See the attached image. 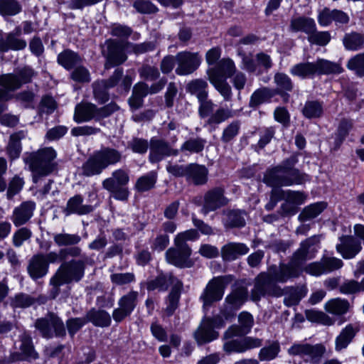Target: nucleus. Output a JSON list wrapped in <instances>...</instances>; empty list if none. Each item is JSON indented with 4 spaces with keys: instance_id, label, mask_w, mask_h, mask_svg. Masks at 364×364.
<instances>
[{
    "instance_id": "25",
    "label": "nucleus",
    "mask_w": 364,
    "mask_h": 364,
    "mask_svg": "<svg viewBox=\"0 0 364 364\" xmlns=\"http://www.w3.org/2000/svg\"><path fill=\"white\" fill-rule=\"evenodd\" d=\"M36 203L32 200L22 202L15 207L11 215V220L16 227H21L32 218L36 210Z\"/></svg>"
},
{
    "instance_id": "5",
    "label": "nucleus",
    "mask_w": 364,
    "mask_h": 364,
    "mask_svg": "<svg viewBox=\"0 0 364 364\" xmlns=\"http://www.w3.org/2000/svg\"><path fill=\"white\" fill-rule=\"evenodd\" d=\"M55 151L50 147L39 149L31 153L26 159L33 175V181L36 183L41 177L50 174L55 168Z\"/></svg>"
},
{
    "instance_id": "2",
    "label": "nucleus",
    "mask_w": 364,
    "mask_h": 364,
    "mask_svg": "<svg viewBox=\"0 0 364 364\" xmlns=\"http://www.w3.org/2000/svg\"><path fill=\"white\" fill-rule=\"evenodd\" d=\"M208 83L201 79H196L191 81L187 85V90L191 95L197 97L198 106V115L200 119H207L204 127L210 130H215L218 126L235 117L237 112L228 107H220L215 112V105L208 98Z\"/></svg>"
},
{
    "instance_id": "27",
    "label": "nucleus",
    "mask_w": 364,
    "mask_h": 364,
    "mask_svg": "<svg viewBox=\"0 0 364 364\" xmlns=\"http://www.w3.org/2000/svg\"><path fill=\"white\" fill-rule=\"evenodd\" d=\"M340 243L336 249L344 259H352L361 250L360 242L353 236L343 235L339 237Z\"/></svg>"
},
{
    "instance_id": "20",
    "label": "nucleus",
    "mask_w": 364,
    "mask_h": 364,
    "mask_svg": "<svg viewBox=\"0 0 364 364\" xmlns=\"http://www.w3.org/2000/svg\"><path fill=\"white\" fill-rule=\"evenodd\" d=\"M176 60L178 65L176 73L179 75H186L193 73L200 63L198 53L188 51L178 53Z\"/></svg>"
},
{
    "instance_id": "43",
    "label": "nucleus",
    "mask_w": 364,
    "mask_h": 364,
    "mask_svg": "<svg viewBox=\"0 0 364 364\" xmlns=\"http://www.w3.org/2000/svg\"><path fill=\"white\" fill-rule=\"evenodd\" d=\"M183 287L181 282L177 283L171 289L170 294L167 298V306L165 311L167 316H171L176 309L178 308V301L180 299L181 290Z\"/></svg>"
},
{
    "instance_id": "1",
    "label": "nucleus",
    "mask_w": 364,
    "mask_h": 364,
    "mask_svg": "<svg viewBox=\"0 0 364 364\" xmlns=\"http://www.w3.org/2000/svg\"><path fill=\"white\" fill-rule=\"evenodd\" d=\"M299 275V271L291 267L289 263H281L279 266L273 264L269 267L267 272H262L257 277L251 291L252 300L259 301L264 296H282L284 290L277 283H285Z\"/></svg>"
},
{
    "instance_id": "54",
    "label": "nucleus",
    "mask_w": 364,
    "mask_h": 364,
    "mask_svg": "<svg viewBox=\"0 0 364 364\" xmlns=\"http://www.w3.org/2000/svg\"><path fill=\"white\" fill-rule=\"evenodd\" d=\"M302 113L309 119L319 117L323 113V106L318 101H307L302 109Z\"/></svg>"
},
{
    "instance_id": "47",
    "label": "nucleus",
    "mask_w": 364,
    "mask_h": 364,
    "mask_svg": "<svg viewBox=\"0 0 364 364\" xmlns=\"http://www.w3.org/2000/svg\"><path fill=\"white\" fill-rule=\"evenodd\" d=\"M156 178V173L154 171H151L137 179L135 188L139 192L147 191L154 186Z\"/></svg>"
},
{
    "instance_id": "26",
    "label": "nucleus",
    "mask_w": 364,
    "mask_h": 364,
    "mask_svg": "<svg viewBox=\"0 0 364 364\" xmlns=\"http://www.w3.org/2000/svg\"><path fill=\"white\" fill-rule=\"evenodd\" d=\"M239 326L233 325L229 327L223 334V338L228 339L248 333L253 324L254 318L252 314L242 311L238 316Z\"/></svg>"
},
{
    "instance_id": "58",
    "label": "nucleus",
    "mask_w": 364,
    "mask_h": 364,
    "mask_svg": "<svg viewBox=\"0 0 364 364\" xmlns=\"http://www.w3.org/2000/svg\"><path fill=\"white\" fill-rule=\"evenodd\" d=\"M307 39L311 44L324 46L329 43L331 35L328 31H318L316 28L309 33Z\"/></svg>"
},
{
    "instance_id": "36",
    "label": "nucleus",
    "mask_w": 364,
    "mask_h": 364,
    "mask_svg": "<svg viewBox=\"0 0 364 364\" xmlns=\"http://www.w3.org/2000/svg\"><path fill=\"white\" fill-rule=\"evenodd\" d=\"M85 318L87 322L92 323L95 326L105 328L111 325L112 318L108 312L102 309H96L95 308L89 310Z\"/></svg>"
},
{
    "instance_id": "63",
    "label": "nucleus",
    "mask_w": 364,
    "mask_h": 364,
    "mask_svg": "<svg viewBox=\"0 0 364 364\" xmlns=\"http://www.w3.org/2000/svg\"><path fill=\"white\" fill-rule=\"evenodd\" d=\"M287 177L292 181V185H301L310 180L309 176L301 173L299 169L294 168V165H288Z\"/></svg>"
},
{
    "instance_id": "3",
    "label": "nucleus",
    "mask_w": 364,
    "mask_h": 364,
    "mask_svg": "<svg viewBox=\"0 0 364 364\" xmlns=\"http://www.w3.org/2000/svg\"><path fill=\"white\" fill-rule=\"evenodd\" d=\"M196 230L190 229L177 234L174 238V247L168 248L166 252V259L168 263L179 268H189L193 265L191 259V248L188 241H193L198 238Z\"/></svg>"
},
{
    "instance_id": "16",
    "label": "nucleus",
    "mask_w": 364,
    "mask_h": 364,
    "mask_svg": "<svg viewBox=\"0 0 364 364\" xmlns=\"http://www.w3.org/2000/svg\"><path fill=\"white\" fill-rule=\"evenodd\" d=\"M247 298V290L244 287L233 289L225 299L220 315L225 320L234 317L235 311L245 303Z\"/></svg>"
},
{
    "instance_id": "45",
    "label": "nucleus",
    "mask_w": 364,
    "mask_h": 364,
    "mask_svg": "<svg viewBox=\"0 0 364 364\" xmlns=\"http://www.w3.org/2000/svg\"><path fill=\"white\" fill-rule=\"evenodd\" d=\"M325 203H316L306 206L299 215V220L301 222L310 220L317 217L326 208Z\"/></svg>"
},
{
    "instance_id": "24",
    "label": "nucleus",
    "mask_w": 364,
    "mask_h": 364,
    "mask_svg": "<svg viewBox=\"0 0 364 364\" xmlns=\"http://www.w3.org/2000/svg\"><path fill=\"white\" fill-rule=\"evenodd\" d=\"M149 149V158L151 163L159 162L166 156H176L178 154V151L173 149L168 142L156 138L151 139Z\"/></svg>"
},
{
    "instance_id": "17",
    "label": "nucleus",
    "mask_w": 364,
    "mask_h": 364,
    "mask_svg": "<svg viewBox=\"0 0 364 364\" xmlns=\"http://www.w3.org/2000/svg\"><path fill=\"white\" fill-rule=\"evenodd\" d=\"M35 73L30 67H24L16 70L14 73L0 75V86L7 91H14L23 85L31 81Z\"/></svg>"
},
{
    "instance_id": "46",
    "label": "nucleus",
    "mask_w": 364,
    "mask_h": 364,
    "mask_svg": "<svg viewBox=\"0 0 364 364\" xmlns=\"http://www.w3.org/2000/svg\"><path fill=\"white\" fill-rule=\"evenodd\" d=\"M352 128V120L343 119L341 121L336 134L335 145L333 148L335 150H337L340 147Z\"/></svg>"
},
{
    "instance_id": "60",
    "label": "nucleus",
    "mask_w": 364,
    "mask_h": 364,
    "mask_svg": "<svg viewBox=\"0 0 364 364\" xmlns=\"http://www.w3.org/2000/svg\"><path fill=\"white\" fill-rule=\"evenodd\" d=\"M15 98L24 108H34L36 94L33 91L23 90L17 93Z\"/></svg>"
},
{
    "instance_id": "23",
    "label": "nucleus",
    "mask_w": 364,
    "mask_h": 364,
    "mask_svg": "<svg viewBox=\"0 0 364 364\" xmlns=\"http://www.w3.org/2000/svg\"><path fill=\"white\" fill-rule=\"evenodd\" d=\"M224 339L223 350L228 353H243L247 350L259 348L262 344V340L258 338L246 337L242 339Z\"/></svg>"
},
{
    "instance_id": "13",
    "label": "nucleus",
    "mask_w": 364,
    "mask_h": 364,
    "mask_svg": "<svg viewBox=\"0 0 364 364\" xmlns=\"http://www.w3.org/2000/svg\"><path fill=\"white\" fill-rule=\"evenodd\" d=\"M297 162L296 156H291L282 163L268 171L264 176L263 181L269 186H290L292 181L287 177L288 165H295Z\"/></svg>"
},
{
    "instance_id": "51",
    "label": "nucleus",
    "mask_w": 364,
    "mask_h": 364,
    "mask_svg": "<svg viewBox=\"0 0 364 364\" xmlns=\"http://www.w3.org/2000/svg\"><path fill=\"white\" fill-rule=\"evenodd\" d=\"M274 82L276 84L277 93H283L291 91L293 83L291 78L284 73H277L274 76Z\"/></svg>"
},
{
    "instance_id": "22",
    "label": "nucleus",
    "mask_w": 364,
    "mask_h": 364,
    "mask_svg": "<svg viewBox=\"0 0 364 364\" xmlns=\"http://www.w3.org/2000/svg\"><path fill=\"white\" fill-rule=\"evenodd\" d=\"M224 189L217 187L208 191L203 198V204L201 212L204 215L215 211L227 205L228 200L224 196Z\"/></svg>"
},
{
    "instance_id": "52",
    "label": "nucleus",
    "mask_w": 364,
    "mask_h": 364,
    "mask_svg": "<svg viewBox=\"0 0 364 364\" xmlns=\"http://www.w3.org/2000/svg\"><path fill=\"white\" fill-rule=\"evenodd\" d=\"M209 80L225 101L229 102L231 100L232 97V89L225 79H209Z\"/></svg>"
},
{
    "instance_id": "53",
    "label": "nucleus",
    "mask_w": 364,
    "mask_h": 364,
    "mask_svg": "<svg viewBox=\"0 0 364 364\" xmlns=\"http://www.w3.org/2000/svg\"><path fill=\"white\" fill-rule=\"evenodd\" d=\"M205 144V140L201 138H191L181 146V151H188L190 154H198L202 151Z\"/></svg>"
},
{
    "instance_id": "44",
    "label": "nucleus",
    "mask_w": 364,
    "mask_h": 364,
    "mask_svg": "<svg viewBox=\"0 0 364 364\" xmlns=\"http://www.w3.org/2000/svg\"><path fill=\"white\" fill-rule=\"evenodd\" d=\"M350 307L349 302L346 299L335 298L330 299L325 304V310L330 314L342 315L346 314Z\"/></svg>"
},
{
    "instance_id": "35",
    "label": "nucleus",
    "mask_w": 364,
    "mask_h": 364,
    "mask_svg": "<svg viewBox=\"0 0 364 364\" xmlns=\"http://www.w3.org/2000/svg\"><path fill=\"white\" fill-rule=\"evenodd\" d=\"M177 282H180L171 273L160 274L156 278L151 279L146 283L148 291L159 290L161 291H166L170 285L175 286Z\"/></svg>"
},
{
    "instance_id": "18",
    "label": "nucleus",
    "mask_w": 364,
    "mask_h": 364,
    "mask_svg": "<svg viewBox=\"0 0 364 364\" xmlns=\"http://www.w3.org/2000/svg\"><path fill=\"white\" fill-rule=\"evenodd\" d=\"M138 296V291H130L119 299L118 307L112 312V318L115 322L120 323L131 315L137 305Z\"/></svg>"
},
{
    "instance_id": "9",
    "label": "nucleus",
    "mask_w": 364,
    "mask_h": 364,
    "mask_svg": "<svg viewBox=\"0 0 364 364\" xmlns=\"http://www.w3.org/2000/svg\"><path fill=\"white\" fill-rule=\"evenodd\" d=\"M86 261L85 259H71L64 262L54 274V281L58 284L78 282L85 274Z\"/></svg>"
},
{
    "instance_id": "50",
    "label": "nucleus",
    "mask_w": 364,
    "mask_h": 364,
    "mask_svg": "<svg viewBox=\"0 0 364 364\" xmlns=\"http://www.w3.org/2000/svg\"><path fill=\"white\" fill-rule=\"evenodd\" d=\"M55 243L59 246L76 245L81 241V237L77 234L57 233L53 235Z\"/></svg>"
},
{
    "instance_id": "56",
    "label": "nucleus",
    "mask_w": 364,
    "mask_h": 364,
    "mask_svg": "<svg viewBox=\"0 0 364 364\" xmlns=\"http://www.w3.org/2000/svg\"><path fill=\"white\" fill-rule=\"evenodd\" d=\"M347 68L355 72L359 77L364 76V52L356 54L349 59L347 63Z\"/></svg>"
},
{
    "instance_id": "7",
    "label": "nucleus",
    "mask_w": 364,
    "mask_h": 364,
    "mask_svg": "<svg viewBox=\"0 0 364 364\" xmlns=\"http://www.w3.org/2000/svg\"><path fill=\"white\" fill-rule=\"evenodd\" d=\"M118 109L119 107L114 102L102 107H97L91 102H81L75 108L73 119L77 123L89 122L92 119L98 121L109 117Z\"/></svg>"
},
{
    "instance_id": "61",
    "label": "nucleus",
    "mask_w": 364,
    "mask_h": 364,
    "mask_svg": "<svg viewBox=\"0 0 364 364\" xmlns=\"http://www.w3.org/2000/svg\"><path fill=\"white\" fill-rule=\"evenodd\" d=\"M240 129V122L233 121L226 126L221 136V140L224 143H228L232 141L238 134Z\"/></svg>"
},
{
    "instance_id": "6",
    "label": "nucleus",
    "mask_w": 364,
    "mask_h": 364,
    "mask_svg": "<svg viewBox=\"0 0 364 364\" xmlns=\"http://www.w3.org/2000/svg\"><path fill=\"white\" fill-rule=\"evenodd\" d=\"M342 68L328 60L318 58L314 62H302L293 65L290 69L292 75L302 79L313 78L315 75L338 74Z\"/></svg>"
},
{
    "instance_id": "34",
    "label": "nucleus",
    "mask_w": 364,
    "mask_h": 364,
    "mask_svg": "<svg viewBox=\"0 0 364 364\" xmlns=\"http://www.w3.org/2000/svg\"><path fill=\"white\" fill-rule=\"evenodd\" d=\"M93 210L92 205L83 204V197L81 195H75L68 200L64 212L66 215L71 214L82 215L92 212Z\"/></svg>"
},
{
    "instance_id": "38",
    "label": "nucleus",
    "mask_w": 364,
    "mask_h": 364,
    "mask_svg": "<svg viewBox=\"0 0 364 364\" xmlns=\"http://www.w3.org/2000/svg\"><path fill=\"white\" fill-rule=\"evenodd\" d=\"M166 83L167 80L165 77L161 78L150 87L145 82H139L134 86L132 92L144 99L148 94H156L160 92Z\"/></svg>"
},
{
    "instance_id": "15",
    "label": "nucleus",
    "mask_w": 364,
    "mask_h": 364,
    "mask_svg": "<svg viewBox=\"0 0 364 364\" xmlns=\"http://www.w3.org/2000/svg\"><path fill=\"white\" fill-rule=\"evenodd\" d=\"M320 237L318 235L310 237L300 243L299 247L293 254L290 262L291 267L299 270L306 260L313 259L318 251Z\"/></svg>"
},
{
    "instance_id": "55",
    "label": "nucleus",
    "mask_w": 364,
    "mask_h": 364,
    "mask_svg": "<svg viewBox=\"0 0 364 364\" xmlns=\"http://www.w3.org/2000/svg\"><path fill=\"white\" fill-rule=\"evenodd\" d=\"M33 236L31 229L27 227H21L12 236V243L16 247H21L25 242L29 241Z\"/></svg>"
},
{
    "instance_id": "11",
    "label": "nucleus",
    "mask_w": 364,
    "mask_h": 364,
    "mask_svg": "<svg viewBox=\"0 0 364 364\" xmlns=\"http://www.w3.org/2000/svg\"><path fill=\"white\" fill-rule=\"evenodd\" d=\"M287 352L290 355L301 357L306 363L318 364L323 358L326 348L321 343L312 345L308 343H295Z\"/></svg>"
},
{
    "instance_id": "48",
    "label": "nucleus",
    "mask_w": 364,
    "mask_h": 364,
    "mask_svg": "<svg viewBox=\"0 0 364 364\" xmlns=\"http://www.w3.org/2000/svg\"><path fill=\"white\" fill-rule=\"evenodd\" d=\"M226 215L225 218V225L234 227H243L245 225L244 213L240 210H228L224 213Z\"/></svg>"
},
{
    "instance_id": "62",
    "label": "nucleus",
    "mask_w": 364,
    "mask_h": 364,
    "mask_svg": "<svg viewBox=\"0 0 364 364\" xmlns=\"http://www.w3.org/2000/svg\"><path fill=\"white\" fill-rule=\"evenodd\" d=\"M35 301L34 298L24 293H18L11 299V306L13 308H27Z\"/></svg>"
},
{
    "instance_id": "31",
    "label": "nucleus",
    "mask_w": 364,
    "mask_h": 364,
    "mask_svg": "<svg viewBox=\"0 0 364 364\" xmlns=\"http://www.w3.org/2000/svg\"><path fill=\"white\" fill-rule=\"evenodd\" d=\"M208 170L203 166L198 164H188L186 180L196 186L204 185L208 181Z\"/></svg>"
},
{
    "instance_id": "12",
    "label": "nucleus",
    "mask_w": 364,
    "mask_h": 364,
    "mask_svg": "<svg viewBox=\"0 0 364 364\" xmlns=\"http://www.w3.org/2000/svg\"><path fill=\"white\" fill-rule=\"evenodd\" d=\"M35 327L46 338L53 337L63 338L66 335L63 321L55 314L49 313L43 318L36 320Z\"/></svg>"
},
{
    "instance_id": "32",
    "label": "nucleus",
    "mask_w": 364,
    "mask_h": 364,
    "mask_svg": "<svg viewBox=\"0 0 364 364\" xmlns=\"http://www.w3.org/2000/svg\"><path fill=\"white\" fill-rule=\"evenodd\" d=\"M248 252L249 247L244 243L228 242L222 247L220 254L224 261H233Z\"/></svg>"
},
{
    "instance_id": "64",
    "label": "nucleus",
    "mask_w": 364,
    "mask_h": 364,
    "mask_svg": "<svg viewBox=\"0 0 364 364\" xmlns=\"http://www.w3.org/2000/svg\"><path fill=\"white\" fill-rule=\"evenodd\" d=\"M321 261L325 274L339 269L343 265V262L341 259L334 257H323Z\"/></svg>"
},
{
    "instance_id": "14",
    "label": "nucleus",
    "mask_w": 364,
    "mask_h": 364,
    "mask_svg": "<svg viewBox=\"0 0 364 364\" xmlns=\"http://www.w3.org/2000/svg\"><path fill=\"white\" fill-rule=\"evenodd\" d=\"M225 321L220 316H216L213 319L206 318L201 321L193 333L194 338L198 345L210 343L219 336L218 331L214 327L220 328L223 326Z\"/></svg>"
},
{
    "instance_id": "21",
    "label": "nucleus",
    "mask_w": 364,
    "mask_h": 364,
    "mask_svg": "<svg viewBox=\"0 0 364 364\" xmlns=\"http://www.w3.org/2000/svg\"><path fill=\"white\" fill-rule=\"evenodd\" d=\"M106 48L102 49V55L106 58L105 68L122 64L127 60L122 45L114 40H108L105 43Z\"/></svg>"
},
{
    "instance_id": "28",
    "label": "nucleus",
    "mask_w": 364,
    "mask_h": 364,
    "mask_svg": "<svg viewBox=\"0 0 364 364\" xmlns=\"http://www.w3.org/2000/svg\"><path fill=\"white\" fill-rule=\"evenodd\" d=\"M19 339L21 342V345L19 346L21 353H15L12 354V360H29L37 359L38 358V354L35 350L31 336L26 332H23L19 336Z\"/></svg>"
},
{
    "instance_id": "33",
    "label": "nucleus",
    "mask_w": 364,
    "mask_h": 364,
    "mask_svg": "<svg viewBox=\"0 0 364 364\" xmlns=\"http://www.w3.org/2000/svg\"><path fill=\"white\" fill-rule=\"evenodd\" d=\"M359 331V325L357 323L348 324L339 335L336 338L335 349L341 351L348 347L353 341L355 334Z\"/></svg>"
},
{
    "instance_id": "40",
    "label": "nucleus",
    "mask_w": 364,
    "mask_h": 364,
    "mask_svg": "<svg viewBox=\"0 0 364 364\" xmlns=\"http://www.w3.org/2000/svg\"><path fill=\"white\" fill-rule=\"evenodd\" d=\"M26 137V134L23 131H20L12 134L6 146V152L11 159H15L19 157L21 152V140Z\"/></svg>"
},
{
    "instance_id": "4",
    "label": "nucleus",
    "mask_w": 364,
    "mask_h": 364,
    "mask_svg": "<svg viewBox=\"0 0 364 364\" xmlns=\"http://www.w3.org/2000/svg\"><path fill=\"white\" fill-rule=\"evenodd\" d=\"M122 159V154L117 149L110 147L102 148L90 155L82 164V173L87 177L100 175L108 166L120 162Z\"/></svg>"
},
{
    "instance_id": "29",
    "label": "nucleus",
    "mask_w": 364,
    "mask_h": 364,
    "mask_svg": "<svg viewBox=\"0 0 364 364\" xmlns=\"http://www.w3.org/2000/svg\"><path fill=\"white\" fill-rule=\"evenodd\" d=\"M234 62L230 58L220 60L215 67L208 71V79H225L231 77L235 72Z\"/></svg>"
},
{
    "instance_id": "10",
    "label": "nucleus",
    "mask_w": 364,
    "mask_h": 364,
    "mask_svg": "<svg viewBox=\"0 0 364 364\" xmlns=\"http://www.w3.org/2000/svg\"><path fill=\"white\" fill-rule=\"evenodd\" d=\"M232 281L231 275L215 277L210 280L200 297L203 306H210L214 302L220 301L227 285Z\"/></svg>"
},
{
    "instance_id": "57",
    "label": "nucleus",
    "mask_w": 364,
    "mask_h": 364,
    "mask_svg": "<svg viewBox=\"0 0 364 364\" xmlns=\"http://www.w3.org/2000/svg\"><path fill=\"white\" fill-rule=\"evenodd\" d=\"M280 350V346L277 341H274L268 346H265L259 350V358L262 361L274 359Z\"/></svg>"
},
{
    "instance_id": "30",
    "label": "nucleus",
    "mask_w": 364,
    "mask_h": 364,
    "mask_svg": "<svg viewBox=\"0 0 364 364\" xmlns=\"http://www.w3.org/2000/svg\"><path fill=\"white\" fill-rule=\"evenodd\" d=\"M27 271L34 280L46 276L48 272V265L44 259V255L41 253L34 255L28 262Z\"/></svg>"
},
{
    "instance_id": "39",
    "label": "nucleus",
    "mask_w": 364,
    "mask_h": 364,
    "mask_svg": "<svg viewBox=\"0 0 364 364\" xmlns=\"http://www.w3.org/2000/svg\"><path fill=\"white\" fill-rule=\"evenodd\" d=\"M26 45V41L16 37L15 33H7L5 38H0V53H5L9 50H23Z\"/></svg>"
},
{
    "instance_id": "49",
    "label": "nucleus",
    "mask_w": 364,
    "mask_h": 364,
    "mask_svg": "<svg viewBox=\"0 0 364 364\" xmlns=\"http://www.w3.org/2000/svg\"><path fill=\"white\" fill-rule=\"evenodd\" d=\"M21 5L17 0H0V14L15 16L21 12Z\"/></svg>"
},
{
    "instance_id": "42",
    "label": "nucleus",
    "mask_w": 364,
    "mask_h": 364,
    "mask_svg": "<svg viewBox=\"0 0 364 364\" xmlns=\"http://www.w3.org/2000/svg\"><path fill=\"white\" fill-rule=\"evenodd\" d=\"M82 58L77 53L70 50H65L58 55V63L66 70H70L80 64Z\"/></svg>"
},
{
    "instance_id": "8",
    "label": "nucleus",
    "mask_w": 364,
    "mask_h": 364,
    "mask_svg": "<svg viewBox=\"0 0 364 364\" xmlns=\"http://www.w3.org/2000/svg\"><path fill=\"white\" fill-rule=\"evenodd\" d=\"M129 181V173L122 168L114 170L110 177L105 179L102 187L110 193L114 199L127 201L129 196V191L127 186Z\"/></svg>"
},
{
    "instance_id": "41",
    "label": "nucleus",
    "mask_w": 364,
    "mask_h": 364,
    "mask_svg": "<svg viewBox=\"0 0 364 364\" xmlns=\"http://www.w3.org/2000/svg\"><path fill=\"white\" fill-rule=\"evenodd\" d=\"M343 44L346 50L357 51L364 46V34L355 31L346 33L343 38Z\"/></svg>"
},
{
    "instance_id": "37",
    "label": "nucleus",
    "mask_w": 364,
    "mask_h": 364,
    "mask_svg": "<svg viewBox=\"0 0 364 364\" xmlns=\"http://www.w3.org/2000/svg\"><path fill=\"white\" fill-rule=\"evenodd\" d=\"M315 28V21L309 17L299 16L290 21L289 30L294 33L304 32L309 36Z\"/></svg>"
},
{
    "instance_id": "19",
    "label": "nucleus",
    "mask_w": 364,
    "mask_h": 364,
    "mask_svg": "<svg viewBox=\"0 0 364 364\" xmlns=\"http://www.w3.org/2000/svg\"><path fill=\"white\" fill-rule=\"evenodd\" d=\"M123 75L122 69H117L107 80H98L92 83L93 96L100 104H104L109 100L107 90L116 86Z\"/></svg>"
},
{
    "instance_id": "59",
    "label": "nucleus",
    "mask_w": 364,
    "mask_h": 364,
    "mask_svg": "<svg viewBox=\"0 0 364 364\" xmlns=\"http://www.w3.org/2000/svg\"><path fill=\"white\" fill-rule=\"evenodd\" d=\"M271 97V92L268 88L263 87L258 89L251 95L250 106L251 107H257L268 100Z\"/></svg>"
}]
</instances>
